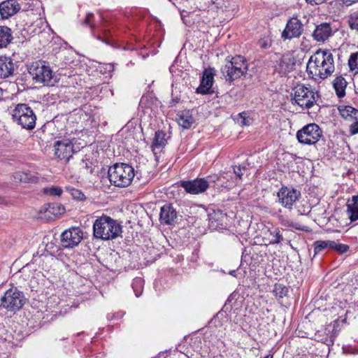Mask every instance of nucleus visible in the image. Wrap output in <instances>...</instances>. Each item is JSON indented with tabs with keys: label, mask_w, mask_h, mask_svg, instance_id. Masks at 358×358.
Listing matches in <instances>:
<instances>
[{
	"label": "nucleus",
	"mask_w": 358,
	"mask_h": 358,
	"mask_svg": "<svg viewBox=\"0 0 358 358\" xmlns=\"http://www.w3.org/2000/svg\"><path fill=\"white\" fill-rule=\"evenodd\" d=\"M347 212L351 221L358 220V195L353 196L347 203Z\"/></svg>",
	"instance_id": "obj_25"
},
{
	"label": "nucleus",
	"mask_w": 358,
	"mask_h": 358,
	"mask_svg": "<svg viewBox=\"0 0 358 358\" xmlns=\"http://www.w3.org/2000/svg\"><path fill=\"white\" fill-rule=\"evenodd\" d=\"M215 75V69L208 68L203 71L201 83L196 89V92L202 94H206L210 92L212 87Z\"/></svg>",
	"instance_id": "obj_15"
},
{
	"label": "nucleus",
	"mask_w": 358,
	"mask_h": 358,
	"mask_svg": "<svg viewBox=\"0 0 358 358\" xmlns=\"http://www.w3.org/2000/svg\"><path fill=\"white\" fill-rule=\"evenodd\" d=\"M264 358H273V355H268Z\"/></svg>",
	"instance_id": "obj_50"
},
{
	"label": "nucleus",
	"mask_w": 358,
	"mask_h": 358,
	"mask_svg": "<svg viewBox=\"0 0 358 358\" xmlns=\"http://www.w3.org/2000/svg\"><path fill=\"white\" fill-rule=\"evenodd\" d=\"M356 121L353 122L350 127V134L355 135L358 134V120H355Z\"/></svg>",
	"instance_id": "obj_42"
},
{
	"label": "nucleus",
	"mask_w": 358,
	"mask_h": 358,
	"mask_svg": "<svg viewBox=\"0 0 358 358\" xmlns=\"http://www.w3.org/2000/svg\"><path fill=\"white\" fill-rule=\"evenodd\" d=\"M13 39L11 29L6 26H0V49L6 48Z\"/></svg>",
	"instance_id": "obj_24"
},
{
	"label": "nucleus",
	"mask_w": 358,
	"mask_h": 358,
	"mask_svg": "<svg viewBox=\"0 0 358 358\" xmlns=\"http://www.w3.org/2000/svg\"><path fill=\"white\" fill-rule=\"evenodd\" d=\"M54 152L57 158L68 162L75 153L73 144L69 139L57 141L54 144Z\"/></svg>",
	"instance_id": "obj_12"
},
{
	"label": "nucleus",
	"mask_w": 358,
	"mask_h": 358,
	"mask_svg": "<svg viewBox=\"0 0 358 358\" xmlns=\"http://www.w3.org/2000/svg\"><path fill=\"white\" fill-rule=\"evenodd\" d=\"M235 273H236V271H231L229 272V274L233 275V276H235Z\"/></svg>",
	"instance_id": "obj_49"
},
{
	"label": "nucleus",
	"mask_w": 358,
	"mask_h": 358,
	"mask_svg": "<svg viewBox=\"0 0 358 358\" xmlns=\"http://www.w3.org/2000/svg\"><path fill=\"white\" fill-rule=\"evenodd\" d=\"M247 71L246 60L241 55L234 57L231 60H227L225 65L221 68V71L226 80L229 83L241 78L247 73Z\"/></svg>",
	"instance_id": "obj_4"
},
{
	"label": "nucleus",
	"mask_w": 358,
	"mask_h": 358,
	"mask_svg": "<svg viewBox=\"0 0 358 358\" xmlns=\"http://www.w3.org/2000/svg\"><path fill=\"white\" fill-rule=\"evenodd\" d=\"M94 15L92 13H88L84 21V24L90 26V27H94V24L92 23Z\"/></svg>",
	"instance_id": "obj_41"
},
{
	"label": "nucleus",
	"mask_w": 358,
	"mask_h": 358,
	"mask_svg": "<svg viewBox=\"0 0 358 358\" xmlns=\"http://www.w3.org/2000/svg\"><path fill=\"white\" fill-rule=\"evenodd\" d=\"M14 71V64L8 57H0V78L11 76Z\"/></svg>",
	"instance_id": "obj_21"
},
{
	"label": "nucleus",
	"mask_w": 358,
	"mask_h": 358,
	"mask_svg": "<svg viewBox=\"0 0 358 358\" xmlns=\"http://www.w3.org/2000/svg\"><path fill=\"white\" fill-rule=\"evenodd\" d=\"M13 180L17 182L36 183L38 178L30 171H17L13 176Z\"/></svg>",
	"instance_id": "obj_22"
},
{
	"label": "nucleus",
	"mask_w": 358,
	"mask_h": 358,
	"mask_svg": "<svg viewBox=\"0 0 358 358\" xmlns=\"http://www.w3.org/2000/svg\"><path fill=\"white\" fill-rule=\"evenodd\" d=\"M332 35L330 24L324 22L316 26L312 36L317 42H324Z\"/></svg>",
	"instance_id": "obj_18"
},
{
	"label": "nucleus",
	"mask_w": 358,
	"mask_h": 358,
	"mask_svg": "<svg viewBox=\"0 0 358 358\" xmlns=\"http://www.w3.org/2000/svg\"><path fill=\"white\" fill-rule=\"evenodd\" d=\"M11 115L13 121L23 129L31 130L35 127L36 115L27 104L18 103L15 105Z\"/></svg>",
	"instance_id": "obj_6"
},
{
	"label": "nucleus",
	"mask_w": 358,
	"mask_h": 358,
	"mask_svg": "<svg viewBox=\"0 0 358 358\" xmlns=\"http://www.w3.org/2000/svg\"><path fill=\"white\" fill-rule=\"evenodd\" d=\"M331 246L330 249H332L339 254H343L348 251L349 246L345 244H342L334 241H330Z\"/></svg>",
	"instance_id": "obj_35"
},
{
	"label": "nucleus",
	"mask_w": 358,
	"mask_h": 358,
	"mask_svg": "<svg viewBox=\"0 0 358 358\" xmlns=\"http://www.w3.org/2000/svg\"><path fill=\"white\" fill-rule=\"evenodd\" d=\"M122 227L117 220L103 215L98 217L93 224V235L103 241L115 239L121 236Z\"/></svg>",
	"instance_id": "obj_2"
},
{
	"label": "nucleus",
	"mask_w": 358,
	"mask_h": 358,
	"mask_svg": "<svg viewBox=\"0 0 358 358\" xmlns=\"http://www.w3.org/2000/svg\"><path fill=\"white\" fill-rule=\"evenodd\" d=\"M258 45L262 49H268L271 46L272 41L268 36H265L258 41Z\"/></svg>",
	"instance_id": "obj_39"
},
{
	"label": "nucleus",
	"mask_w": 358,
	"mask_h": 358,
	"mask_svg": "<svg viewBox=\"0 0 358 358\" xmlns=\"http://www.w3.org/2000/svg\"><path fill=\"white\" fill-rule=\"evenodd\" d=\"M289 226H290V227H294L296 229H300V228H299V227H298L296 225H294V224H289Z\"/></svg>",
	"instance_id": "obj_48"
},
{
	"label": "nucleus",
	"mask_w": 358,
	"mask_h": 358,
	"mask_svg": "<svg viewBox=\"0 0 358 358\" xmlns=\"http://www.w3.org/2000/svg\"><path fill=\"white\" fill-rule=\"evenodd\" d=\"M347 81L341 76L337 77L334 80V88L336 91V95L339 98H342L345 95V88L347 87Z\"/></svg>",
	"instance_id": "obj_28"
},
{
	"label": "nucleus",
	"mask_w": 358,
	"mask_h": 358,
	"mask_svg": "<svg viewBox=\"0 0 358 358\" xmlns=\"http://www.w3.org/2000/svg\"><path fill=\"white\" fill-rule=\"evenodd\" d=\"M83 231L79 227H72L65 230L61 236L63 247L72 248L78 245L83 239Z\"/></svg>",
	"instance_id": "obj_13"
},
{
	"label": "nucleus",
	"mask_w": 358,
	"mask_h": 358,
	"mask_svg": "<svg viewBox=\"0 0 358 358\" xmlns=\"http://www.w3.org/2000/svg\"><path fill=\"white\" fill-rule=\"evenodd\" d=\"M178 213L171 204L164 205L160 210L159 221L162 224L171 225L177 219Z\"/></svg>",
	"instance_id": "obj_16"
},
{
	"label": "nucleus",
	"mask_w": 358,
	"mask_h": 358,
	"mask_svg": "<svg viewBox=\"0 0 358 358\" xmlns=\"http://www.w3.org/2000/svg\"><path fill=\"white\" fill-rule=\"evenodd\" d=\"M3 93L4 91L1 88H0V101L3 99Z\"/></svg>",
	"instance_id": "obj_47"
},
{
	"label": "nucleus",
	"mask_w": 358,
	"mask_h": 358,
	"mask_svg": "<svg viewBox=\"0 0 358 358\" xmlns=\"http://www.w3.org/2000/svg\"><path fill=\"white\" fill-rule=\"evenodd\" d=\"M180 187L184 188L186 192L191 194H199L206 191L208 188V181L203 178H199L191 180L180 182Z\"/></svg>",
	"instance_id": "obj_14"
},
{
	"label": "nucleus",
	"mask_w": 358,
	"mask_h": 358,
	"mask_svg": "<svg viewBox=\"0 0 358 358\" xmlns=\"http://www.w3.org/2000/svg\"><path fill=\"white\" fill-rule=\"evenodd\" d=\"M172 101L177 103V102H178V99H173Z\"/></svg>",
	"instance_id": "obj_51"
},
{
	"label": "nucleus",
	"mask_w": 358,
	"mask_h": 358,
	"mask_svg": "<svg viewBox=\"0 0 358 358\" xmlns=\"http://www.w3.org/2000/svg\"><path fill=\"white\" fill-rule=\"evenodd\" d=\"M178 123L184 129H189L194 123V119L189 110L182 111L177 118Z\"/></svg>",
	"instance_id": "obj_27"
},
{
	"label": "nucleus",
	"mask_w": 358,
	"mask_h": 358,
	"mask_svg": "<svg viewBox=\"0 0 358 358\" xmlns=\"http://www.w3.org/2000/svg\"><path fill=\"white\" fill-rule=\"evenodd\" d=\"M303 31V24L296 17H292L288 20L286 26L281 34V38L284 40H291L299 38Z\"/></svg>",
	"instance_id": "obj_11"
},
{
	"label": "nucleus",
	"mask_w": 358,
	"mask_h": 358,
	"mask_svg": "<svg viewBox=\"0 0 358 358\" xmlns=\"http://www.w3.org/2000/svg\"><path fill=\"white\" fill-rule=\"evenodd\" d=\"M295 64L296 60L294 56L289 52L285 53L279 59V71L283 73L290 72L294 69Z\"/></svg>",
	"instance_id": "obj_20"
},
{
	"label": "nucleus",
	"mask_w": 358,
	"mask_h": 358,
	"mask_svg": "<svg viewBox=\"0 0 358 358\" xmlns=\"http://www.w3.org/2000/svg\"><path fill=\"white\" fill-rule=\"evenodd\" d=\"M273 293L278 301L283 304L286 303V300L288 298L289 287L282 284L276 283L274 285Z\"/></svg>",
	"instance_id": "obj_23"
},
{
	"label": "nucleus",
	"mask_w": 358,
	"mask_h": 358,
	"mask_svg": "<svg viewBox=\"0 0 358 358\" xmlns=\"http://www.w3.org/2000/svg\"><path fill=\"white\" fill-rule=\"evenodd\" d=\"M206 179L208 181V187L213 185L215 187L220 188V185H224L223 181L220 178V173L208 176Z\"/></svg>",
	"instance_id": "obj_34"
},
{
	"label": "nucleus",
	"mask_w": 358,
	"mask_h": 358,
	"mask_svg": "<svg viewBox=\"0 0 358 358\" xmlns=\"http://www.w3.org/2000/svg\"><path fill=\"white\" fill-rule=\"evenodd\" d=\"M233 169L234 173L236 175V178L241 180L243 176L242 168L240 166H234Z\"/></svg>",
	"instance_id": "obj_43"
},
{
	"label": "nucleus",
	"mask_w": 358,
	"mask_h": 358,
	"mask_svg": "<svg viewBox=\"0 0 358 358\" xmlns=\"http://www.w3.org/2000/svg\"><path fill=\"white\" fill-rule=\"evenodd\" d=\"M111 184L118 187H126L131 185L134 178V169L128 164H115L108 171Z\"/></svg>",
	"instance_id": "obj_3"
},
{
	"label": "nucleus",
	"mask_w": 358,
	"mask_h": 358,
	"mask_svg": "<svg viewBox=\"0 0 358 358\" xmlns=\"http://www.w3.org/2000/svg\"><path fill=\"white\" fill-rule=\"evenodd\" d=\"M348 24L352 30L358 31V12H354L348 16Z\"/></svg>",
	"instance_id": "obj_36"
},
{
	"label": "nucleus",
	"mask_w": 358,
	"mask_h": 358,
	"mask_svg": "<svg viewBox=\"0 0 358 358\" xmlns=\"http://www.w3.org/2000/svg\"><path fill=\"white\" fill-rule=\"evenodd\" d=\"M26 299L23 292L17 287H12L5 292L0 299V306L8 311L16 312L22 308Z\"/></svg>",
	"instance_id": "obj_7"
},
{
	"label": "nucleus",
	"mask_w": 358,
	"mask_h": 358,
	"mask_svg": "<svg viewBox=\"0 0 358 358\" xmlns=\"http://www.w3.org/2000/svg\"><path fill=\"white\" fill-rule=\"evenodd\" d=\"M331 243L329 240L327 241H316L313 243L314 247V256L322 252L326 249H330Z\"/></svg>",
	"instance_id": "obj_29"
},
{
	"label": "nucleus",
	"mask_w": 358,
	"mask_h": 358,
	"mask_svg": "<svg viewBox=\"0 0 358 358\" xmlns=\"http://www.w3.org/2000/svg\"><path fill=\"white\" fill-rule=\"evenodd\" d=\"M321 128L315 123L308 124L296 132V138L301 144L313 145L322 137Z\"/></svg>",
	"instance_id": "obj_9"
},
{
	"label": "nucleus",
	"mask_w": 358,
	"mask_h": 358,
	"mask_svg": "<svg viewBox=\"0 0 358 358\" xmlns=\"http://www.w3.org/2000/svg\"><path fill=\"white\" fill-rule=\"evenodd\" d=\"M143 280L141 278H136L134 279L132 282V287L135 292V295L138 297L141 294V287Z\"/></svg>",
	"instance_id": "obj_38"
},
{
	"label": "nucleus",
	"mask_w": 358,
	"mask_h": 358,
	"mask_svg": "<svg viewBox=\"0 0 358 358\" xmlns=\"http://www.w3.org/2000/svg\"><path fill=\"white\" fill-rule=\"evenodd\" d=\"M210 1L213 3H215V0H210Z\"/></svg>",
	"instance_id": "obj_52"
},
{
	"label": "nucleus",
	"mask_w": 358,
	"mask_h": 358,
	"mask_svg": "<svg viewBox=\"0 0 358 358\" xmlns=\"http://www.w3.org/2000/svg\"><path fill=\"white\" fill-rule=\"evenodd\" d=\"M20 9V6L16 0H6L0 3V15L3 19L14 15Z\"/></svg>",
	"instance_id": "obj_17"
},
{
	"label": "nucleus",
	"mask_w": 358,
	"mask_h": 358,
	"mask_svg": "<svg viewBox=\"0 0 358 358\" xmlns=\"http://www.w3.org/2000/svg\"><path fill=\"white\" fill-rule=\"evenodd\" d=\"M169 138V136L167 137V134L165 131L162 130L157 131L150 146L152 151L156 154L157 150H160L164 148L167 144Z\"/></svg>",
	"instance_id": "obj_19"
},
{
	"label": "nucleus",
	"mask_w": 358,
	"mask_h": 358,
	"mask_svg": "<svg viewBox=\"0 0 358 358\" xmlns=\"http://www.w3.org/2000/svg\"><path fill=\"white\" fill-rule=\"evenodd\" d=\"M44 192L52 196H60L63 191L59 187H51L50 188H45Z\"/></svg>",
	"instance_id": "obj_40"
},
{
	"label": "nucleus",
	"mask_w": 358,
	"mask_h": 358,
	"mask_svg": "<svg viewBox=\"0 0 358 358\" xmlns=\"http://www.w3.org/2000/svg\"><path fill=\"white\" fill-rule=\"evenodd\" d=\"M220 178L223 181L224 185H220V187H230L235 184V182L232 181V174L231 173H220Z\"/></svg>",
	"instance_id": "obj_32"
},
{
	"label": "nucleus",
	"mask_w": 358,
	"mask_h": 358,
	"mask_svg": "<svg viewBox=\"0 0 358 358\" xmlns=\"http://www.w3.org/2000/svg\"><path fill=\"white\" fill-rule=\"evenodd\" d=\"M101 68H103L105 72L110 73L114 70V66L112 64H103Z\"/></svg>",
	"instance_id": "obj_44"
},
{
	"label": "nucleus",
	"mask_w": 358,
	"mask_h": 358,
	"mask_svg": "<svg viewBox=\"0 0 358 358\" xmlns=\"http://www.w3.org/2000/svg\"><path fill=\"white\" fill-rule=\"evenodd\" d=\"M293 104H297L302 108H310L316 103L319 94L315 89L303 84L297 85L294 89Z\"/></svg>",
	"instance_id": "obj_5"
},
{
	"label": "nucleus",
	"mask_w": 358,
	"mask_h": 358,
	"mask_svg": "<svg viewBox=\"0 0 358 358\" xmlns=\"http://www.w3.org/2000/svg\"><path fill=\"white\" fill-rule=\"evenodd\" d=\"M327 0H306V3L312 6L320 5L324 3Z\"/></svg>",
	"instance_id": "obj_45"
},
{
	"label": "nucleus",
	"mask_w": 358,
	"mask_h": 358,
	"mask_svg": "<svg viewBox=\"0 0 358 358\" xmlns=\"http://www.w3.org/2000/svg\"><path fill=\"white\" fill-rule=\"evenodd\" d=\"M307 72L315 79H325L335 69L332 54L327 50H319L312 55L307 64Z\"/></svg>",
	"instance_id": "obj_1"
},
{
	"label": "nucleus",
	"mask_w": 358,
	"mask_h": 358,
	"mask_svg": "<svg viewBox=\"0 0 358 358\" xmlns=\"http://www.w3.org/2000/svg\"><path fill=\"white\" fill-rule=\"evenodd\" d=\"M238 115L240 116L241 118H242L241 124L242 125H246L247 124V123H246V118H245L246 113H241L238 114Z\"/></svg>",
	"instance_id": "obj_46"
},
{
	"label": "nucleus",
	"mask_w": 358,
	"mask_h": 358,
	"mask_svg": "<svg viewBox=\"0 0 358 358\" xmlns=\"http://www.w3.org/2000/svg\"><path fill=\"white\" fill-rule=\"evenodd\" d=\"M45 210L50 213L51 214L57 215L58 214H62L64 212V208L63 206L58 203H51L47 205V207H45Z\"/></svg>",
	"instance_id": "obj_37"
},
{
	"label": "nucleus",
	"mask_w": 358,
	"mask_h": 358,
	"mask_svg": "<svg viewBox=\"0 0 358 358\" xmlns=\"http://www.w3.org/2000/svg\"><path fill=\"white\" fill-rule=\"evenodd\" d=\"M348 66L351 71L358 73V52L350 55L348 59Z\"/></svg>",
	"instance_id": "obj_33"
},
{
	"label": "nucleus",
	"mask_w": 358,
	"mask_h": 358,
	"mask_svg": "<svg viewBox=\"0 0 358 358\" xmlns=\"http://www.w3.org/2000/svg\"><path fill=\"white\" fill-rule=\"evenodd\" d=\"M66 189L75 200L79 201H84L87 199L84 193L78 189H76L73 187H66Z\"/></svg>",
	"instance_id": "obj_30"
},
{
	"label": "nucleus",
	"mask_w": 358,
	"mask_h": 358,
	"mask_svg": "<svg viewBox=\"0 0 358 358\" xmlns=\"http://www.w3.org/2000/svg\"><path fill=\"white\" fill-rule=\"evenodd\" d=\"M29 73L36 83L52 86L55 82V76L49 66L39 62L32 63L28 68Z\"/></svg>",
	"instance_id": "obj_8"
},
{
	"label": "nucleus",
	"mask_w": 358,
	"mask_h": 358,
	"mask_svg": "<svg viewBox=\"0 0 358 358\" xmlns=\"http://www.w3.org/2000/svg\"><path fill=\"white\" fill-rule=\"evenodd\" d=\"M269 234L272 238L269 241L270 245L280 243L283 240V236L279 228H275L273 230H269Z\"/></svg>",
	"instance_id": "obj_31"
},
{
	"label": "nucleus",
	"mask_w": 358,
	"mask_h": 358,
	"mask_svg": "<svg viewBox=\"0 0 358 358\" xmlns=\"http://www.w3.org/2000/svg\"><path fill=\"white\" fill-rule=\"evenodd\" d=\"M279 203L285 208L292 210L295 203L301 198L299 190L287 187H282L277 192Z\"/></svg>",
	"instance_id": "obj_10"
},
{
	"label": "nucleus",
	"mask_w": 358,
	"mask_h": 358,
	"mask_svg": "<svg viewBox=\"0 0 358 358\" xmlns=\"http://www.w3.org/2000/svg\"><path fill=\"white\" fill-rule=\"evenodd\" d=\"M341 115L346 120H358V110L350 106H342L338 108Z\"/></svg>",
	"instance_id": "obj_26"
}]
</instances>
